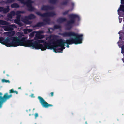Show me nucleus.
I'll return each instance as SVG.
<instances>
[{
  "label": "nucleus",
  "mask_w": 124,
  "mask_h": 124,
  "mask_svg": "<svg viewBox=\"0 0 124 124\" xmlns=\"http://www.w3.org/2000/svg\"><path fill=\"white\" fill-rule=\"evenodd\" d=\"M0 43L8 47H16L19 46L29 47L30 40H26V38L18 37H7L5 39L0 37Z\"/></svg>",
  "instance_id": "nucleus-1"
},
{
  "label": "nucleus",
  "mask_w": 124,
  "mask_h": 124,
  "mask_svg": "<svg viewBox=\"0 0 124 124\" xmlns=\"http://www.w3.org/2000/svg\"><path fill=\"white\" fill-rule=\"evenodd\" d=\"M46 24V23L44 22H39L37 23L34 26V27H41Z\"/></svg>",
  "instance_id": "nucleus-14"
},
{
  "label": "nucleus",
  "mask_w": 124,
  "mask_h": 124,
  "mask_svg": "<svg viewBox=\"0 0 124 124\" xmlns=\"http://www.w3.org/2000/svg\"><path fill=\"white\" fill-rule=\"evenodd\" d=\"M77 36H72V37H75V38H71L69 39L66 40V41L63 40L62 39L63 44L65 45V44L68 45H71L73 44H77L81 43L83 39V35L82 34L79 35L77 34Z\"/></svg>",
  "instance_id": "nucleus-4"
},
{
  "label": "nucleus",
  "mask_w": 124,
  "mask_h": 124,
  "mask_svg": "<svg viewBox=\"0 0 124 124\" xmlns=\"http://www.w3.org/2000/svg\"><path fill=\"white\" fill-rule=\"evenodd\" d=\"M28 32H31L32 31V30L30 29H27Z\"/></svg>",
  "instance_id": "nucleus-43"
},
{
  "label": "nucleus",
  "mask_w": 124,
  "mask_h": 124,
  "mask_svg": "<svg viewBox=\"0 0 124 124\" xmlns=\"http://www.w3.org/2000/svg\"><path fill=\"white\" fill-rule=\"evenodd\" d=\"M66 47H68V48H69V47L70 46H69V45H68L67 44V46H66Z\"/></svg>",
  "instance_id": "nucleus-52"
},
{
  "label": "nucleus",
  "mask_w": 124,
  "mask_h": 124,
  "mask_svg": "<svg viewBox=\"0 0 124 124\" xmlns=\"http://www.w3.org/2000/svg\"><path fill=\"white\" fill-rule=\"evenodd\" d=\"M119 10L124 12V5H120L119 9H118L117 10L118 12Z\"/></svg>",
  "instance_id": "nucleus-22"
},
{
  "label": "nucleus",
  "mask_w": 124,
  "mask_h": 124,
  "mask_svg": "<svg viewBox=\"0 0 124 124\" xmlns=\"http://www.w3.org/2000/svg\"><path fill=\"white\" fill-rule=\"evenodd\" d=\"M32 3L33 2L31 0H27L26 1H24L23 3L27 6L29 11H33L35 10V8L32 6L31 3Z\"/></svg>",
  "instance_id": "nucleus-6"
},
{
  "label": "nucleus",
  "mask_w": 124,
  "mask_h": 124,
  "mask_svg": "<svg viewBox=\"0 0 124 124\" xmlns=\"http://www.w3.org/2000/svg\"><path fill=\"white\" fill-rule=\"evenodd\" d=\"M2 94L0 92V100L1 99L3 102H6L7 100L9 99L12 96L11 94L8 95L7 93H5L3 97L2 96Z\"/></svg>",
  "instance_id": "nucleus-9"
},
{
  "label": "nucleus",
  "mask_w": 124,
  "mask_h": 124,
  "mask_svg": "<svg viewBox=\"0 0 124 124\" xmlns=\"http://www.w3.org/2000/svg\"><path fill=\"white\" fill-rule=\"evenodd\" d=\"M35 118L36 119L39 116V115L37 113H36L34 115Z\"/></svg>",
  "instance_id": "nucleus-39"
},
{
  "label": "nucleus",
  "mask_w": 124,
  "mask_h": 124,
  "mask_svg": "<svg viewBox=\"0 0 124 124\" xmlns=\"http://www.w3.org/2000/svg\"><path fill=\"white\" fill-rule=\"evenodd\" d=\"M122 33V31H120L118 32V33L119 34H121V33Z\"/></svg>",
  "instance_id": "nucleus-51"
},
{
  "label": "nucleus",
  "mask_w": 124,
  "mask_h": 124,
  "mask_svg": "<svg viewBox=\"0 0 124 124\" xmlns=\"http://www.w3.org/2000/svg\"><path fill=\"white\" fill-rule=\"evenodd\" d=\"M122 18H119V22L120 23H121V22L122 21Z\"/></svg>",
  "instance_id": "nucleus-44"
},
{
  "label": "nucleus",
  "mask_w": 124,
  "mask_h": 124,
  "mask_svg": "<svg viewBox=\"0 0 124 124\" xmlns=\"http://www.w3.org/2000/svg\"><path fill=\"white\" fill-rule=\"evenodd\" d=\"M121 38V36H120L119 37V38L120 39Z\"/></svg>",
  "instance_id": "nucleus-55"
},
{
  "label": "nucleus",
  "mask_w": 124,
  "mask_h": 124,
  "mask_svg": "<svg viewBox=\"0 0 124 124\" xmlns=\"http://www.w3.org/2000/svg\"><path fill=\"white\" fill-rule=\"evenodd\" d=\"M3 102L2 101L0 100V108H1L2 106V104Z\"/></svg>",
  "instance_id": "nucleus-36"
},
{
  "label": "nucleus",
  "mask_w": 124,
  "mask_h": 124,
  "mask_svg": "<svg viewBox=\"0 0 124 124\" xmlns=\"http://www.w3.org/2000/svg\"><path fill=\"white\" fill-rule=\"evenodd\" d=\"M66 19L65 18L60 17L57 19V21L58 23H62L66 21Z\"/></svg>",
  "instance_id": "nucleus-15"
},
{
  "label": "nucleus",
  "mask_w": 124,
  "mask_h": 124,
  "mask_svg": "<svg viewBox=\"0 0 124 124\" xmlns=\"http://www.w3.org/2000/svg\"><path fill=\"white\" fill-rule=\"evenodd\" d=\"M68 2V0H66V1L62 2V4L63 5H66Z\"/></svg>",
  "instance_id": "nucleus-30"
},
{
  "label": "nucleus",
  "mask_w": 124,
  "mask_h": 124,
  "mask_svg": "<svg viewBox=\"0 0 124 124\" xmlns=\"http://www.w3.org/2000/svg\"><path fill=\"white\" fill-rule=\"evenodd\" d=\"M9 24L8 23L5 21L1 20H0V25H8Z\"/></svg>",
  "instance_id": "nucleus-19"
},
{
  "label": "nucleus",
  "mask_w": 124,
  "mask_h": 124,
  "mask_svg": "<svg viewBox=\"0 0 124 124\" xmlns=\"http://www.w3.org/2000/svg\"><path fill=\"white\" fill-rule=\"evenodd\" d=\"M10 14L13 16H14L15 15V12L14 11H12L11 12Z\"/></svg>",
  "instance_id": "nucleus-34"
},
{
  "label": "nucleus",
  "mask_w": 124,
  "mask_h": 124,
  "mask_svg": "<svg viewBox=\"0 0 124 124\" xmlns=\"http://www.w3.org/2000/svg\"><path fill=\"white\" fill-rule=\"evenodd\" d=\"M35 33V31H34L30 33V34L29 35L30 37L31 38L32 37H34V35Z\"/></svg>",
  "instance_id": "nucleus-26"
},
{
  "label": "nucleus",
  "mask_w": 124,
  "mask_h": 124,
  "mask_svg": "<svg viewBox=\"0 0 124 124\" xmlns=\"http://www.w3.org/2000/svg\"><path fill=\"white\" fill-rule=\"evenodd\" d=\"M36 35H41V34L43 33L44 32L43 31H38Z\"/></svg>",
  "instance_id": "nucleus-31"
},
{
  "label": "nucleus",
  "mask_w": 124,
  "mask_h": 124,
  "mask_svg": "<svg viewBox=\"0 0 124 124\" xmlns=\"http://www.w3.org/2000/svg\"><path fill=\"white\" fill-rule=\"evenodd\" d=\"M57 0H49V2L52 4H54L56 3Z\"/></svg>",
  "instance_id": "nucleus-29"
},
{
  "label": "nucleus",
  "mask_w": 124,
  "mask_h": 124,
  "mask_svg": "<svg viewBox=\"0 0 124 124\" xmlns=\"http://www.w3.org/2000/svg\"><path fill=\"white\" fill-rule=\"evenodd\" d=\"M7 16L9 18H12L13 16L10 14H8L7 15Z\"/></svg>",
  "instance_id": "nucleus-35"
},
{
  "label": "nucleus",
  "mask_w": 124,
  "mask_h": 124,
  "mask_svg": "<svg viewBox=\"0 0 124 124\" xmlns=\"http://www.w3.org/2000/svg\"><path fill=\"white\" fill-rule=\"evenodd\" d=\"M15 0H7V2L8 3H10L14 2Z\"/></svg>",
  "instance_id": "nucleus-32"
},
{
  "label": "nucleus",
  "mask_w": 124,
  "mask_h": 124,
  "mask_svg": "<svg viewBox=\"0 0 124 124\" xmlns=\"http://www.w3.org/2000/svg\"><path fill=\"white\" fill-rule=\"evenodd\" d=\"M70 11V10H68L62 13V15H65L67 14Z\"/></svg>",
  "instance_id": "nucleus-28"
},
{
  "label": "nucleus",
  "mask_w": 124,
  "mask_h": 124,
  "mask_svg": "<svg viewBox=\"0 0 124 124\" xmlns=\"http://www.w3.org/2000/svg\"><path fill=\"white\" fill-rule=\"evenodd\" d=\"M9 7L8 6L7 8H4L3 7V10L2 11L4 13L6 14L8 12L9 10Z\"/></svg>",
  "instance_id": "nucleus-18"
},
{
  "label": "nucleus",
  "mask_w": 124,
  "mask_h": 124,
  "mask_svg": "<svg viewBox=\"0 0 124 124\" xmlns=\"http://www.w3.org/2000/svg\"><path fill=\"white\" fill-rule=\"evenodd\" d=\"M121 53H124V45H123L121 47Z\"/></svg>",
  "instance_id": "nucleus-33"
},
{
  "label": "nucleus",
  "mask_w": 124,
  "mask_h": 124,
  "mask_svg": "<svg viewBox=\"0 0 124 124\" xmlns=\"http://www.w3.org/2000/svg\"><path fill=\"white\" fill-rule=\"evenodd\" d=\"M9 93H15L16 94H17L18 93L17 91H14V90L13 89L9 90Z\"/></svg>",
  "instance_id": "nucleus-24"
},
{
  "label": "nucleus",
  "mask_w": 124,
  "mask_h": 124,
  "mask_svg": "<svg viewBox=\"0 0 124 124\" xmlns=\"http://www.w3.org/2000/svg\"><path fill=\"white\" fill-rule=\"evenodd\" d=\"M29 47L32 46L36 49H41L42 51L46 50V49H51L52 43L54 42V39H49L47 41L40 39L33 41V40H30Z\"/></svg>",
  "instance_id": "nucleus-2"
},
{
  "label": "nucleus",
  "mask_w": 124,
  "mask_h": 124,
  "mask_svg": "<svg viewBox=\"0 0 124 124\" xmlns=\"http://www.w3.org/2000/svg\"><path fill=\"white\" fill-rule=\"evenodd\" d=\"M34 94H31V97H34Z\"/></svg>",
  "instance_id": "nucleus-49"
},
{
  "label": "nucleus",
  "mask_w": 124,
  "mask_h": 124,
  "mask_svg": "<svg viewBox=\"0 0 124 124\" xmlns=\"http://www.w3.org/2000/svg\"><path fill=\"white\" fill-rule=\"evenodd\" d=\"M71 5L72 6H74V3L73 2H71Z\"/></svg>",
  "instance_id": "nucleus-50"
},
{
  "label": "nucleus",
  "mask_w": 124,
  "mask_h": 124,
  "mask_svg": "<svg viewBox=\"0 0 124 124\" xmlns=\"http://www.w3.org/2000/svg\"><path fill=\"white\" fill-rule=\"evenodd\" d=\"M69 17L70 18V20L68 21L66 25L67 29L70 30L73 26V24L75 23V19H78V20H79V17L77 15L74 14H71L69 15Z\"/></svg>",
  "instance_id": "nucleus-5"
},
{
  "label": "nucleus",
  "mask_w": 124,
  "mask_h": 124,
  "mask_svg": "<svg viewBox=\"0 0 124 124\" xmlns=\"http://www.w3.org/2000/svg\"><path fill=\"white\" fill-rule=\"evenodd\" d=\"M61 28V26L57 25H55L54 26V27L52 28H51V29L54 31L56 29H59Z\"/></svg>",
  "instance_id": "nucleus-17"
},
{
  "label": "nucleus",
  "mask_w": 124,
  "mask_h": 124,
  "mask_svg": "<svg viewBox=\"0 0 124 124\" xmlns=\"http://www.w3.org/2000/svg\"><path fill=\"white\" fill-rule=\"evenodd\" d=\"M28 31L27 29L26 30H24V33L25 34H27Z\"/></svg>",
  "instance_id": "nucleus-41"
},
{
  "label": "nucleus",
  "mask_w": 124,
  "mask_h": 124,
  "mask_svg": "<svg viewBox=\"0 0 124 124\" xmlns=\"http://www.w3.org/2000/svg\"><path fill=\"white\" fill-rule=\"evenodd\" d=\"M16 28V26L14 24H12L4 26V30L5 31H12L14 28Z\"/></svg>",
  "instance_id": "nucleus-11"
},
{
  "label": "nucleus",
  "mask_w": 124,
  "mask_h": 124,
  "mask_svg": "<svg viewBox=\"0 0 124 124\" xmlns=\"http://www.w3.org/2000/svg\"><path fill=\"white\" fill-rule=\"evenodd\" d=\"M54 42L52 43L51 47L55 53H62L63 49H65V45H63L62 42V39H58L56 41L54 39Z\"/></svg>",
  "instance_id": "nucleus-3"
},
{
  "label": "nucleus",
  "mask_w": 124,
  "mask_h": 124,
  "mask_svg": "<svg viewBox=\"0 0 124 124\" xmlns=\"http://www.w3.org/2000/svg\"><path fill=\"white\" fill-rule=\"evenodd\" d=\"M36 18V16L33 14H31L27 16H25V17L24 20L29 22L28 20L34 19Z\"/></svg>",
  "instance_id": "nucleus-13"
},
{
  "label": "nucleus",
  "mask_w": 124,
  "mask_h": 124,
  "mask_svg": "<svg viewBox=\"0 0 124 124\" xmlns=\"http://www.w3.org/2000/svg\"><path fill=\"white\" fill-rule=\"evenodd\" d=\"M21 14L20 11H17L16 12V15H20L19 14Z\"/></svg>",
  "instance_id": "nucleus-40"
},
{
  "label": "nucleus",
  "mask_w": 124,
  "mask_h": 124,
  "mask_svg": "<svg viewBox=\"0 0 124 124\" xmlns=\"http://www.w3.org/2000/svg\"><path fill=\"white\" fill-rule=\"evenodd\" d=\"M18 1H20L22 3H23V2H24V0H17Z\"/></svg>",
  "instance_id": "nucleus-47"
},
{
  "label": "nucleus",
  "mask_w": 124,
  "mask_h": 124,
  "mask_svg": "<svg viewBox=\"0 0 124 124\" xmlns=\"http://www.w3.org/2000/svg\"><path fill=\"white\" fill-rule=\"evenodd\" d=\"M15 23L18 25H19L20 23V20L16 19L14 21Z\"/></svg>",
  "instance_id": "nucleus-27"
},
{
  "label": "nucleus",
  "mask_w": 124,
  "mask_h": 124,
  "mask_svg": "<svg viewBox=\"0 0 124 124\" xmlns=\"http://www.w3.org/2000/svg\"><path fill=\"white\" fill-rule=\"evenodd\" d=\"M44 37V36L43 35H36L35 37L34 38L35 39H43Z\"/></svg>",
  "instance_id": "nucleus-16"
},
{
  "label": "nucleus",
  "mask_w": 124,
  "mask_h": 124,
  "mask_svg": "<svg viewBox=\"0 0 124 124\" xmlns=\"http://www.w3.org/2000/svg\"><path fill=\"white\" fill-rule=\"evenodd\" d=\"M121 4H124V0H121Z\"/></svg>",
  "instance_id": "nucleus-46"
},
{
  "label": "nucleus",
  "mask_w": 124,
  "mask_h": 124,
  "mask_svg": "<svg viewBox=\"0 0 124 124\" xmlns=\"http://www.w3.org/2000/svg\"><path fill=\"white\" fill-rule=\"evenodd\" d=\"M38 99L39 100L40 103L43 107L47 108L49 107H52L53 106L52 105L49 104L46 102L41 97L39 96L38 97Z\"/></svg>",
  "instance_id": "nucleus-8"
},
{
  "label": "nucleus",
  "mask_w": 124,
  "mask_h": 124,
  "mask_svg": "<svg viewBox=\"0 0 124 124\" xmlns=\"http://www.w3.org/2000/svg\"><path fill=\"white\" fill-rule=\"evenodd\" d=\"M18 88L19 89H20V88H21V87H19Z\"/></svg>",
  "instance_id": "nucleus-57"
},
{
  "label": "nucleus",
  "mask_w": 124,
  "mask_h": 124,
  "mask_svg": "<svg viewBox=\"0 0 124 124\" xmlns=\"http://www.w3.org/2000/svg\"><path fill=\"white\" fill-rule=\"evenodd\" d=\"M31 114H30L29 115V116H31Z\"/></svg>",
  "instance_id": "nucleus-56"
},
{
  "label": "nucleus",
  "mask_w": 124,
  "mask_h": 124,
  "mask_svg": "<svg viewBox=\"0 0 124 124\" xmlns=\"http://www.w3.org/2000/svg\"><path fill=\"white\" fill-rule=\"evenodd\" d=\"M20 12L21 13V14H23V13H25V11H20Z\"/></svg>",
  "instance_id": "nucleus-48"
},
{
  "label": "nucleus",
  "mask_w": 124,
  "mask_h": 124,
  "mask_svg": "<svg viewBox=\"0 0 124 124\" xmlns=\"http://www.w3.org/2000/svg\"><path fill=\"white\" fill-rule=\"evenodd\" d=\"M3 73L4 74L5 73V70L3 71Z\"/></svg>",
  "instance_id": "nucleus-54"
},
{
  "label": "nucleus",
  "mask_w": 124,
  "mask_h": 124,
  "mask_svg": "<svg viewBox=\"0 0 124 124\" xmlns=\"http://www.w3.org/2000/svg\"><path fill=\"white\" fill-rule=\"evenodd\" d=\"M3 7H0V12L2 11L3 10Z\"/></svg>",
  "instance_id": "nucleus-45"
},
{
  "label": "nucleus",
  "mask_w": 124,
  "mask_h": 124,
  "mask_svg": "<svg viewBox=\"0 0 124 124\" xmlns=\"http://www.w3.org/2000/svg\"><path fill=\"white\" fill-rule=\"evenodd\" d=\"M77 33L72 31L64 32L61 33L60 35L63 37H71L74 36H77Z\"/></svg>",
  "instance_id": "nucleus-10"
},
{
  "label": "nucleus",
  "mask_w": 124,
  "mask_h": 124,
  "mask_svg": "<svg viewBox=\"0 0 124 124\" xmlns=\"http://www.w3.org/2000/svg\"><path fill=\"white\" fill-rule=\"evenodd\" d=\"M2 83H9L10 81L9 80H6L4 79H2Z\"/></svg>",
  "instance_id": "nucleus-25"
},
{
  "label": "nucleus",
  "mask_w": 124,
  "mask_h": 124,
  "mask_svg": "<svg viewBox=\"0 0 124 124\" xmlns=\"http://www.w3.org/2000/svg\"><path fill=\"white\" fill-rule=\"evenodd\" d=\"M54 93L53 92H51L50 94V95H49V96L51 97H52L54 95Z\"/></svg>",
  "instance_id": "nucleus-42"
},
{
  "label": "nucleus",
  "mask_w": 124,
  "mask_h": 124,
  "mask_svg": "<svg viewBox=\"0 0 124 124\" xmlns=\"http://www.w3.org/2000/svg\"><path fill=\"white\" fill-rule=\"evenodd\" d=\"M51 28H49L48 29V31L47 32V33H51L52 32V31H50V30H51V29H50Z\"/></svg>",
  "instance_id": "nucleus-37"
},
{
  "label": "nucleus",
  "mask_w": 124,
  "mask_h": 124,
  "mask_svg": "<svg viewBox=\"0 0 124 124\" xmlns=\"http://www.w3.org/2000/svg\"><path fill=\"white\" fill-rule=\"evenodd\" d=\"M36 13L37 15L43 17L47 16L53 17L56 15L55 13L53 12L45 13L42 14L40 12H37Z\"/></svg>",
  "instance_id": "nucleus-7"
},
{
  "label": "nucleus",
  "mask_w": 124,
  "mask_h": 124,
  "mask_svg": "<svg viewBox=\"0 0 124 124\" xmlns=\"http://www.w3.org/2000/svg\"><path fill=\"white\" fill-rule=\"evenodd\" d=\"M21 17L20 15H18L16 17V19L20 20V18Z\"/></svg>",
  "instance_id": "nucleus-38"
},
{
  "label": "nucleus",
  "mask_w": 124,
  "mask_h": 124,
  "mask_svg": "<svg viewBox=\"0 0 124 124\" xmlns=\"http://www.w3.org/2000/svg\"><path fill=\"white\" fill-rule=\"evenodd\" d=\"M35 124H36V123H35Z\"/></svg>",
  "instance_id": "nucleus-58"
},
{
  "label": "nucleus",
  "mask_w": 124,
  "mask_h": 124,
  "mask_svg": "<svg viewBox=\"0 0 124 124\" xmlns=\"http://www.w3.org/2000/svg\"><path fill=\"white\" fill-rule=\"evenodd\" d=\"M7 75V76H8V77H9V75H8V74H7V75Z\"/></svg>",
  "instance_id": "nucleus-53"
},
{
  "label": "nucleus",
  "mask_w": 124,
  "mask_h": 124,
  "mask_svg": "<svg viewBox=\"0 0 124 124\" xmlns=\"http://www.w3.org/2000/svg\"><path fill=\"white\" fill-rule=\"evenodd\" d=\"M54 8L53 6L43 5L41 8V10L44 11H48L49 10H53Z\"/></svg>",
  "instance_id": "nucleus-12"
},
{
  "label": "nucleus",
  "mask_w": 124,
  "mask_h": 124,
  "mask_svg": "<svg viewBox=\"0 0 124 124\" xmlns=\"http://www.w3.org/2000/svg\"><path fill=\"white\" fill-rule=\"evenodd\" d=\"M19 6L17 3H14L11 5V7L12 8H17L19 7Z\"/></svg>",
  "instance_id": "nucleus-20"
},
{
  "label": "nucleus",
  "mask_w": 124,
  "mask_h": 124,
  "mask_svg": "<svg viewBox=\"0 0 124 124\" xmlns=\"http://www.w3.org/2000/svg\"><path fill=\"white\" fill-rule=\"evenodd\" d=\"M15 34V31H12L9 32L8 33V34L9 36L12 37L14 36Z\"/></svg>",
  "instance_id": "nucleus-23"
},
{
  "label": "nucleus",
  "mask_w": 124,
  "mask_h": 124,
  "mask_svg": "<svg viewBox=\"0 0 124 124\" xmlns=\"http://www.w3.org/2000/svg\"><path fill=\"white\" fill-rule=\"evenodd\" d=\"M50 20L49 18H46L43 20V22H45L46 23V24H50Z\"/></svg>",
  "instance_id": "nucleus-21"
}]
</instances>
